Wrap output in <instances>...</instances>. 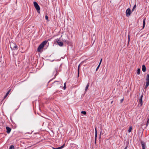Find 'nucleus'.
I'll return each instance as SVG.
<instances>
[{"instance_id": "nucleus-1", "label": "nucleus", "mask_w": 149, "mask_h": 149, "mask_svg": "<svg viewBox=\"0 0 149 149\" xmlns=\"http://www.w3.org/2000/svg\"><path fill=\"white\" fill-rule=\"evenodd\" d=\"M47 41L45 40L42 42V43L39 45L37 49V51L38 52H40V50L42 49L44 46L47 44Z\"/></svg>"}, {"instance_id": "nucleus-2", "label": "nucleus", "mask_w": 149, "mask_h": 149, "mask_svg": "<svg viewBox=\"0 0 149 149\" xmlns=\"http://www.w3.org/2000/svg\"><path fill=\"white\" fill-rule=\"evenodd\" d=\"M52 85L56 88H59L61 87L62 85L61 82L58 81H56L52 84Z\"/></svg>"}, {"instance_id": "nucleus-3", "label": "nucleus", "mask_w": 149, "mask_h": 149, "mask_svg": "<svg viewBox=\"0 0 149 149\" xmlns=\"http://www.w3.org/2000/svg\"><path fill=\"white\" fill-rule=\"evenodd\" d=\"M34 6L36 9L38 13H40V8L38 3L36 1L33 3Z\"/></svg>"}, {"instance_id": "nucleus-4", "label": "nucleus", "mask_w": 149, "mask_h": 149, "mask_svg": "<svg viewBox=\"0 0 149 149\" xmlns=\"http://www.w3.org/2000/svg\"><path fill=\"white\" fill-rule=\"evenodd\" d=\"M10 47L12 49H18L17 46L13 42H11L10 43Z\"/></svg>"}, {"instance_id": "nucleus-5", "label": "nucleus", "mask_w": 149, "mask_h": 149, "mask_svg": "<svg viewBox=\"0 0 149 149\" xmlns=\"http://www.w3.org/2000/svg\"><path fill=\"white\" fill-rule=\"evenodd\" d=\"M146 85L145 86V88H146L149 85V74H147L146 76Z\"/></svg>"}, {"instance_id": "nucleus-6", "label": "nucleus", "mask_w": 149, "mask_h": 149, "mask_svg": "<svg viewBox=\"0 0 149 149\" xmlns=\"http://www.w3.org/2000/svg\"><path fill=\"white\" fill-rule=\"evenodd\" d=\"M132 13V12L130 8H128L127 9L126 11V14L127 17L129 16Z\"/></svg>"}, {"instance_id": "nucleus-7", "label": "nucleus", "mask_w": 149, "mask_h": 149, "mask_svg": "<svg viewBox=\"0 0 149 149\" xmlns=\"http://www.w3.org/2000/svg\"><path fill=\"white\" fill-rule=\"evenodd\" d=\"M56 42L57 43L58 45L60 46H62L63 45V42H62L60 41L59 39H56Z\"/></svg>"}, {"instance_id": "nucleus-8", "label": "nucleus", "mask_w": 149, "mask_h": 149, "mask_svg": "<svg viewBox=\"0 0 149 149\" xmlns=\"http://www.w3.org/2000/svg\"><path fill=\"white\" fill-rule=\"evenodd\" d=\"M53 74H55L54 77L53 79H54L56 78V76L58 75V68H55V72L54 71L53 73Z\"/></svg>"}, {"instance_id": "nucleus-9", "label": "nucleus", "mask_w": 149, "mask_h": 149, "mask_svg": "<svg viewBox=\"0 0 149 149\" xmlns=\"http://www.w3.org/2000/svg\"><path fill=\"white\" fill-rule=\"evenodd\" d=\"M140 142L142 147V149H146V144L145 143L142 141H141Z\"/></svg>"}, {"instance_id": "nucleus-10", "label": "nucleus", "mask_w": 149, "mask_h": 149, "mask_svg": "<svg viewBox=\"0 0 149 149\" xmlns=\"http://www.w3.org/2000/svg\"><path fill=\"white\" fill-rule=\"evenodd\" d=\"M6 130H7V133L8 134H9L11 131V129L8 127H6Z\"/></svg>"}, {"instance_id": "nucleus-11", "label": "nucleus", "mask_w": 149, "mask_h": 149, "mask_svg": "<svg viewBox=\"0 0 149 149\" xmlns=\"http://www.w3.org/2000/svg\"><path fill=\"white\" fill-rule=\"evenodd\" d=\"M97 131L96 130V128H95V143L96 144V140L97 138Z\"/></svg>"}, {"instance_id": "nucleus-12", "label": "nucleus", "mask_w": 149, "mask_h": 149, "mask_svg": "<svg viewBox=\"0 0 149 149\" xmlns=\"http://www.w3.org/2000/svg\"><path fill=\"white\" fill-rule=\"evenodd\" d=\"M142 70L143 72H145L146 70V68L145 65H143L142 66Z\"/></svg>"}, {"instance_id": "nucleus-13", "label": "nucleus", "mask_w": 149, "mask_h": 149, "mask_svg": "<svg viewBox=\"0 0 149 149\" xmlns=\"http://www.w3.org/2000/svg\"><path fill=\"white\" fill-rule=\"evenodd\" d=\"M65 146V145L64 144L63 145L61 146L58 147L57 148H53V149H61L63 148Z\"/></svg>"}, {"instance_id": "nucleus-14", "label": "nucleus", "mask_w": 149, "mask_h": 149, "mask_svg": "<svg viewBox=\"0 0 149 149\" xmlns=\"http://www.w3.org/2000/svg\"><path fill=\"white\" fill-rule=\"evenodd\" d=\"M10 90H11L10 89L7 92V93H6V95L4 96V99L8 95V94H9V93L10 92Z\"/></svg>"}, {"instance_id": "nucleus-15", "label": "nucleus", "mask_w": 149, "mask_h": 149, "mask_svg": "<svg viewBox=\"0 0 149 149\" xmlns=\"http://www.w3.org/2000/svg\"><path fill=\"white\" fill-rule=\"evenodd\" d=\"M146 20V19L145 18L143 20V29L145 27V25Z\"/></svg>"}, {"instance_id": "nucleus-16", "label": "nucleus", "mask_w": 149, "mask_h": 149, "mask_svg": "<svg viewBox=\"0 0 149 149\" xmlns=\"http://www.w3.org/2000/svg\"><path fill=\"white\" fill-rule=\"evenodd\" d=\"M139 104L138 105H139V104H140V106H141L143 104L142 100H139Z\"/></svg>"}, {"instance_id": "nucleus-17", "label": "nucleus", "mask_w": 149, "mask_h": 149, "mask_svg": "<svg viewBox=\"0 0 149 149\" xmlns=\"http://www.w3.org/2000/svg\"><path fill=\"white\" fill-rule=\"evenodd\" d=\"M132 129V127L131 126H130L128 130V132H131Z\"/></svg>"}, {"instance_id": "nucleus-18", "label": "nucleus", "mask_w": 149, "mask_h": 149, "mask_svg": "<svg viewBox=\"0 0 149 149\" xmlns=\"http://www.w3.org/2000/svg\"><path fill=\"white\" fill-rule=\"evenodd\" d=\"M148 120H147V123H146V126L147 127L148 125V124L149 123V116H148Z\"/></svg>"}, {"instance_id": "nucleus-19", "label": "nucleus", "mask_w": 149, "mask_h": 149, "mask_svg": "<svg viewBox=\"0 0 149 149\" xmlns=\"http://www.w3.org/2000/svg\"><path fill=\"white\" fill-rule=\"evenodd\" d=\"M89 83H88L87 85H86V88H85V91H86L88 89V87H89Z\"/></svg>"}, {"instance_id": "nucleus-20", "label": "nucleus", "mask_w": 149, "mask_h": 149, "mask_svg": "<svg viewBox=\"0 0 149 149\" xmlns=\"http://www.w3.org/2000/svg\"><path fill=\"white\" fill-rule=\"evenodd\" d=\"M79 67H80V65H78V76H79Z\"/></svg>"}, {"instance_id": "nucleus-21", "label": "nucleus", "mask_w": 149, "mask_h": 149, "mask_svg": "<svg viewBox=\"0 0 149 149\" xmlns=\"http://www.w3.org/2000/svg\"><path fill=\"white\" fill-rule=\"evenodd\" d=\"M140 68H138L137 69V74H140Z\"/></svg>"}, {"instance_id": "nucleus-22", "label": "nucleus", "mask_w": 149, "mask_h": 149, "mask_svg": "<svg viewBox=\"0 0 149 149\" xmlns=\"http://www.w3.org/2000/svg\"><path fill=\"white\" fill-rule=\"evenodd\" d=\"M14 147L13 145H11L10 148L9 149H14Z\"/></svg>"}, {"instance_id": "nucleus-23", "label": "nucleus", "mask_w": 149, "mask_h": 149, "mask_svg": "<svg viewBox=\"0 0 149 149\" xmlns=\"http://www.w3.org/2000/svg\"><path fill=\"white\" fill-rule=\"evenodd\" d=\"M81 113L84 115H86V111H82L81 112Z\"/></svg>"}, {"instance_id": "nucleus-24", "label": "nucleus", "mask_w": 149, "mask_h": 149, "mask_svg": "<svg viewBox=\"0 0 149 149\" xmlns=\"http://www.w3.org/2000/svg\"><path fill=\"white\" fill-rule=\"evenodd\" d=\"M136 4H135L134 6L132 9V11H133L134 10V9L136 8Z\"/></svg>"}, {"instance_id": "nucleus-25", "label": "nucleus", "mask_w": 149, "mask_h": 149, "mask_svg": "<svg viewBox=\"0 0 149 149\" xmlns=\"http://www.w3.org/2000/svg\"><path fill=\"white\" fill-rule=\"evenodd\" d=\"M66 88V83H65L64 84V87H63L64 89L65 90Z\"/></svg>"}, {"instance_id": "nucleus-26", "label": "nucleus", "mask_w": 149, "mask_h": 149, "mask_svg": "<svg viewBox=\"0 0 149 149\" xmlns=\"http://www.w3.org/2000/svg\"><path fill=\"white\" fill-rule=\"evenodd\" d=\"M143 97V94L141 95V96L140 97V98L139 99V100H142Z\"/></svg>"}, {"instance_id": "nucleus-27", "label": "nucleus", "mask_w": 149, "mask_h": 149, "mask_svg": "<svg viewBox=\"0 0 149 149\" xmlns=\"http://www.w3.org/2000/svg\"><path fill=\"white\" fill-rule=\"evenodd\" d=\"M63 41L65 42H66L67 44L69 43V42L67 40H63Z\"/></svg>"}, {"instance_id": "nucleus-28", "label": "nucleus", "mask_w": 149, "mask_h": 149, "mask_svg": "<svg viewBox=\"0 0 149 149\" xmlns=\"http://www.w3.org/2000/svg\"><path fill=\"white\" fill-rule=\"evenodd\" d=\"M100 65L99 64V65H98V66H97V68L96 69V71H97V70L98 69L100 66Z\"/></svg>"}, {"instance_id": "nucleus-29", "label": "nucleus", "mask_w": 149, "mask_h": 149, "mask_svg": "<svg viewBox=\"0 0 149 149\" xmlns=\"http://www.w3.org/2000/svg\"><path fill=\"white\" fill-rule=\"evenodd\" d=\"M45 18L46 20H48V17L47 15H46L45 16Z\"/></svg>"}, {"instance_id": "nucleus-30", "label": "nucleus", "mask_w": 149, "mask_h": 149, "mask_svg": "<svg viewBox=\"0 0 149 149\" xmlns=\"http://www.w3.org/2000/svg\"><path fill=\"white\" fill-rule=\"evenodd\" d=\"M102 59H101L100 61V63H99V65H100L101 64V63L102 62Z\"/></svg>"}, {"instance_id": "nucleus-31", "label": "nucleus", "mask_w": 149, "mask_h": 149, "mask_svg": "<svg viewBox=\"0 0 149 149\" xmlns=\"http://www.w3.org/2000/svg\"><path fill=\"white\" fill-rule=\"evenodd\" d=\"M123 100H124V98H123V99H121L120 100V102H121V103L123 101Z\"/></svg>"}, {"instance_id": "nucleus-32", "label": "nucleus", "mask_w": 149, "mask_h": 149, "mask_svg": "<svg viewBox=\"0 0 149 149\" xmlns=\"http://www.w3.org/2000/svg\"><path fill=\"white\" fill-rule=\"evenodd\" d=\"M128 146L127 145L125 147V148L124 149H127V147H128Z\"/></svg>"}, {"instance_id": "nucleus-33", "label": "nucleus", "mask_w": 149, "mask_h": 149, "mask_svg": "<svg viewBox=\"0 0 149 149\" xmlns=\"http://www.w3.org/2000/svg\"><path fill=\"white\" fill-rule=\"evenodd\" d=\"M130 41V35L129 34L128 35V41L129 42Z\"/></svg>"}, {"instance_id": "nucleus-34", "label": "nucleus", "mask_w": 149, "mask_h": 149, "mask_svg": "<svg viewBox=\"0 0 149 149\" xmlns=\"http://www.w3.org/2000/svg\"><path fill=\"white\" fill-rule=\"evenodd\" d=\"M113 101H112L111 102V104H112V103H113Z\"/></svg>"}, {"instance_id": "nucleus-35", "label": "nucleus", "mask_w": 149, "mask_h": 149, "mask_svg": "<svg viewBox=\"0 0 149 149\" xmlns=\"http://www.w3.org/2000/svg\"><path fill=\"white\" fill-rule=\"evenodd\" d=\"M100 137H101V134H100Z\"/></svg>"}, {"instance_id": "nucleus-36", "label": "nucleus", "mask_w": 149, "mask_h": 149, "mask_svg": "<svg viewBox=\"0 0 149 149\" xmlns=\"http://www.w3.org/2000/svg\"><path fill=\"white\" fill-rule=\"evenodd\" d=\"M52 80H51L50 81H49V82H48V83L50 82Z\"/></svg>"}, {"instance_id": "nucleus-37", "label": "nucleus", "mask_w": 149, "mask_h": 149, "mask_svg": "<svg viewBox=\"0 0 149 149\" xmlns=\"http://www.w3.org/2000/svg\"><path fill=\"white\" fill-rule=\"evenodd\" d=\"M56 93V92L54 93Z\"/></svg>"}]
</instances>
